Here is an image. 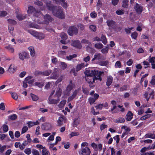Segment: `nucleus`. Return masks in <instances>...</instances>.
I'll list each match as a JSON object with an SVG mask.
<instances>
[{
    "mask_svg": "<svg viewBox=\"0 0 155 155\" xmlns=\"http://www.w3.org/2000/svg\"><path fill=\"white\" fill-rule=\"evenodd\" d=\"M87 75L85 77V80L89 84L90 87H93L92 84L94 82L95 80H97L100 81L102 80L101 76L103 73V72L99 71L98 70H87L86 71Z\"/></svg>",
    "mask_w": 155,
    "mask_h": 155,
    "instance_id": "nucleus-1",
    "label": "nucleus"
},
{
    "mask_svg": "<svg viewBox=\"0 0 155 155\" xmlns=\"http://www.w3.org/2000/svg\"><path fill=\"white\" fill-rule=\"evenodd\" d=\"M46 4L48 9L52 11V14L54 16L61 19L64 18V16L61 7L58 6H53L50 1H47Z\"/></svg>",
    "mask_w": 155,
    "mask_h": 155,
    "instance_id": "nucleus-2",
    "label": "nucleus"
},
{
    "mask_svg": "<svg viewBox=\"0 0 155 155\" xmlns=\"http://www.w3.org/2000/svg\"><path fill=\"white\" fill-rule=\"evenodd\" d=\"M27 12L29 15H33L32 18L33 20L37 21L38 23L42 22V21H40V17L42 15L41 11H38L33 6H30L28 7Z\"/></svg>",
    "mask_w": 155,
    "mask_h": 155,
    "instance_id": "nucleus-3",
    "label": "nucleus"
},
{
    "mask_svg": "<svg viewBox=\"0 0 155 155\" xmlns=\"http://www.w3.org/2000/svg\"><path fill=\"white\" fill-rule=\"evenodd\" d=\"M40 18H40V21H42V22L41 23H44L47 24H48L49 21H51L52 20V18L51 17V16L47 14L44 16L42 15Z\"/></svg>",
    "mask_w": 155,
    "mask_h": 155,
    "instance_id": "nucleus-4",
    "label": "nucleus"
},
{
    "mask_svg": "<svg viewBox=\"0 0 155 155\" xmlns=\"http://www.w3.org/2000/svg\"><path fill=\"white\" fill-rule=\"evenodd\" d=\"M29 58V54L26 51H22L18 53V58L21 61H23L25 59H28Z\"/></svg>",
    "mask_w": 155,
    "mask_h": 155,
    "instance_id": "nucleus-5",
    "label": "nucleus"
},
{
    "mask_svg": "<svg viewBox=\"0 0 155 155\" xmlns=\"http://www.w3.org/2000/svg\"><path fill=\"white\" fill-rule=\"evenodd\" d=\"M78 32V29L76 27L73 26L70 27L68 31V34L70 36H72L74 35H77Z\"/></svg>",
    "mask_w": 155,
    "mask_h": 155,
    "instance_id": "nucleus-6",
    "label": "nucleus"
},
{
    "mask_svg": "<svg viewBox=\"0 0 155 155\" xmlns=\"http://www.w3.org/2000/svg\"><path fill=\"white\" fill-rule=\"evenodd\" d=\"M61 40L60 41V42L63 44H66L67 43H69L70 42V40H68L67 42L66 40L67 39V34L64 32L62 33L61 35Z\"/></svg>",
    "mask_w": 155,
    "mask_h": 155,
    "instance_id": "nucleus-7",
    "label": "nucleus"
},
{
    "mask_svg": "<svg viewBox=\"0 0 155 155\" xmlns=\"http://www.w3.org/2000/svg\"><path fill=\"white\" fill-rule=\"evenodd\" d=\"M71 45L74 47L78 48H81L82 47L80 42L78 40H72Z\"/></svg>",
    "mask_w": 155,
    "mask_h": 155,
    "instance_id": "nucleus-8",
    "label": "nucleus"
},
{
    "mask_svg": "<svg viewBox=\"0 0 155 155\" xmlns=\"http://www.w3.org/2000/svg\"><path fill=\"white\" fill-rule=\"evenodd\" d=\"M51 124L48 123H45L41 125V128L42 130H48L51 129Z\"/></svg>",
    "mask_w": 155,
    "mask_h": 155,
    "instance_id": "nucleus-9",
    "label": "nucleus"
},
{
    "mask_svg": "<svg viewBox=\"0 0 155 155\" xmlns=\"http://www.w3.org/2000/svg\"><path fill=\"white\" fill-rule=\"evenodd\" d=\"M60 101V99H58L57 98L55 99H54L49 97L48 98V103L49 104H57L59 103Z\"/></svg>",
    "mask_w": 155,
    "mask_h": 155,
    "instance_id": "nucleus-10",
    "label": "nucleus"
},
{
    "mask_svg": "<svg viewBox=\"0 0 155 155\" xmlns=\"http://www.w3.org/2000/svg\"><path fill=\"white\" fill-rule=\"evenodd\" d=\"M107 23L110 28L111 29L115 27V22L113 20H108L107 21Z\"/></svg>",
    "mask_w": 155,
    "mask_h": 155,
    "instance_id": "nucleus-11",
    "label": "nucleus"
},
{
    "mask_svg": "<svg viewBox=\"0 0 155 155\" xmlns=\"http://www.w3.org/2000/svg\"><path fill=\"white\" fill-rule=\"evenodd\" d=\"M79 91L78 89L75 90L73 93L69 97L68 101H71L72 100L77 96L78 93Z\"/></svg>",
    "mask_w": 155,
    "mask_h": 155,
    "instance_id": "nucleus-12",
    "label": "nucleus"
},
{
    "mask_svg": "<svg viewBox=\"0 0 155 155\" xmlns=\"http://www.w3.org/2000/svg\"><path fill=\"white\" fill-rule=\"evenodd\" d=\"M79 91L78 89L75 90L73 93L69 97L68 101H71L72 100L77 96L78 93Z\"/></svg>",
    "mask_w": 155,
    "mask_h": 155,
    "instance_id": "nucleus-13",
    "label": "nucleus"
},
{
    "mask_svg": "<svg viewBox=\"0 0 155 155\" xmlns=\"http://www.w3.org/2000/svg\"><path fill=\"white\" fill-rule=\"evenodd\" d=\"M133 114L132 112L129 111L126 115L125 119L127 121H130L133 118Z\"/></svg>",
    "mask_w": 155,
    "mask_h": 155,
    "instance_id": "nucleus-14",
    "label": "nucleus"
},
{
    "mask_svg": "<svg viewBox=\"0 0 155 155\" xmlns=\"http://www.w3.org/2000/svg\"><path fill=\"white\" fill-rule=\"evenodd\" d=\"M134 9L138 13H141L143 10L142 7L138 3L136 4Z\"/></svg>",
    "mask_w": 155,
    "mask_h": 155,
    "instance_id": "nucleus-15",
    "label": "nucleus"
},
{
    "mask_svg": "<svg viewBox=\"0 0 155 155\" xmlns=\"http://www.w3.org/2000/svg\"><path fill=\"white\" fill-rule=\"evenodd\" d=\"M104 59V56L101 54L99 53L97 54H95L94 58L92 59V61H93L95 60H103Z\"/></svg>",
    "mask_w": 155,
    "mask_h": 155,
    "instance_id": "nucleus-16",
    "label": "nucleus"
},
{
    "mask_svg": "<svg viewBox=\"0 0 155 155\" xmlns=\"http://www.w3.org/2000/svg\"><path fill=\"white\" fill-rule=\"evenodd\" d=\"M81 151L86 155H90L91 152L90 149L87 147H86L81 149Z\"/></svg>",
    "mask_w": 155,
    "mask_h": 155,
    "instance_id": "nucleus-17",
    "label": "nucleus"
},
{
    "mask_svg": "<svg viewBox=\"0 0 155 155\" xmlns=\"http://www.w3.org/2000/svg\"><path fill=\"white\" fill-rule=\"evenodd\" d=\"M113 78L112 76H109L107 78V81L106 82V85L108 87L110 86L112 82Z\"/></svg>",
    "mask_w": 155,
    "mask_h": 155,
    "instance_id": "nucleus-18",
    "label": "nucleus"
},
{
    "mask_svg": "<svg viewBox=\"0 0 155 155\" xmlns=\"http://www.w3.org/2000/svg\"><path fill=\"white\" fill-rule=\"evenodd\" d=\"M16 70V68L14 65L11 64L9 67L8 71L11 73H13Z\"/></svg>",
    "mask_w": 155,
    "mask_h": 155,
    "instance_id": "nucleus-19",
    "label": "nucleus"
},
{
    "mask_svg": "<svg viewBox=\"0 0 155 155\" xmlns=\"http://www.w3.org/2000/svg\"><path fill=\"white\" fill-rule=\"evenodd\" d=\"M73 88V86L72 81L71 80L69 82V84L67 86L66 88V91L68 92H70Z\"/></svg>",
    "mask_w": 155,
    "mask_h": 155,
    "instance_id": "nucleus-20",
    "label": "nucleus"
},
{
    "mask_svg": "<svg viewBox=\"0 0 155 155\" xmlns=\"http://www.w3.org/2000/svg\"><path fill=\"white\" fill-rule=\"evenodd\" d=\"M80 122V119L79 117L75 119L73 121V126L75 127L77 126L79 124Z\"/></svg>",
    "mask_w": 155,
    "mask_h": 155,
    "instance_id": "nucleus-21",
    "label": "nucleus"
},
{
    "mask_svg": "<svg viewBox=\"0 0 155 155\" xmlns=\"http://www.w3.org/2000/svg\"><path fill=\"white\" fill-rule=\"evenodd\" d=\"M61 93L62 90L60 88H59L58 90L56 91L55 94L54 96V97H57V98L60 99V97L61 95Z\"/></svg>",
    "mask_w": 155,
    "mask_h": 155,
    "instance_id": "nucleus-22",
    "label": "nucleus"
},
{
    "mask_svg": "<svg viewBox=\"0 0 155 155\" xmlns=\"http://www.w3.org/2000/svg\"><path fill=\"white\" fill-rule=\"evenodd\" d=\"M123 55L126 56L127 58H129L131 56V54L129 52H127L126 51H123L122 52H120L119 53V55L121 56Z\"/></svg>",
    "mask_w": 155,
    "mask_h": 155,
    "instance_id": "nucleus-23",
    "label": "nucleus"
},
{
    "mask_svg": "<svg viewBox=\"0 0 155 155\" xmlns=\"http://www.w3.org/2000/svg\"><path fill=\"white\" fill-rule=\"evenodd\" d=\"M55 1L56 3L57 4H59L61 2H62L63 3L62 4V6L63 7L65 8H66L67 7V3L65 2H64V0H54Z\"/></svg>",
    "mask_w": 155,
    "mask_h": 155,
    "instance_id": "nucleus-24",
    "label": "nucleus"
},
{
    "mask_svg": "<svg viewBox=\"0 0 155 155\" xmlns=\"http://www.w3.org/2000/svg\"><path fill=\"white\" fill-rule=\"evenodd\" d=\"M81 42L82 43L87 44V48H91V43L90 42H89L87 40L85 39H83L81 41Z\"/></svg>",
    "mask_w": 155,
    "mask_h": 155,
    "instance_id": "nucleus-25",
    "label": "nucleus"
},
{
    "mask_svg": "<svg viewBox=\"0 0 155 155\" xmlns=\"http://www.w3.org/2000/svg\"><path fill=\"white\" fill-rule=\"evenodd\" d=\"M26 15L20 13L16 15V17L18 20L21 21L24 19L26 18Z\"/></svg>",
    "mask_w": 155,
    "mask_h": 155,
    "instance_id": "nucleus-26",
    "label": "nucleus"
},
{
    "mask_svg": "<svg viewBox=\"0 0 155 155\" xmlns=\"http://www.w3.org/2000/svg\"><path fill=\"white\" fill-rule=\"evenodd\" d=\"M58 78L57 73L56 72H53L52 73L51 75L48 77V79H57Z\"/></svg>",
    "mask_w": 155,
    "mask_h": 155,
    "instance_id": "nucleus-27",
    "label": "nucleus"
},
{
    "mask_svg": "<svg viewBox=\"0 0 155 155\" xmlns=\"http://www.w3.org/2000/svg\"><path fill=\"white\" fill-rule=\"evenodd\" d=\"M84 67V63H81V64H78L76 67V71L78 72L81 70L82 68Z\"/></svg>",
    "mask_w": 155,
    "mask_h": 155,
    "instance_id": "nucleus-28",
    "label": "nucleus"
},
{
    "mask_svg": "<svg viewBox=\"0 0 155 155\" xmlns=\"http://www.w3.org/2000/svg\"><path fill=\"white\" fill-rule=\"evenodd\" d=\"M145 138H150L152 139H155V134H154L149 133L145 135Z\"/></svg>",
    "mask_w": 155,
    "mask_h": 155,
    "instance_id": "nucleus-29",
    "label": "nucleus"
},
{
    "mask_svg": "<svg viewBox=\"0 0 155 155\" xmlns=\"http://www.w3.org/2000/svg\"><path fill=\"white\" fill-rule=\"evenodd\" d=\"M51 72V70H48L44 71H42V75L48 76L49 75Z\"/></svg>",
    "mask_w": 155,
    "mask_h": 155,
    "instance_id": "nucleus-30",
    "label": "nucleus"
},
{
    "mask_svg": "<svg viewBox=\"0 0 155 155\" xmlns=\"http://www.w3.org/2000/svg\"><path fill=\"white\" fill-rule=\"evenodd\" d=\"M28 32L36 38L38 32L31 30H28Z\"/></svg>",
    "mask_w": 155,
    "mask_h": 155,
    "instance_id": "nucleus-31",
    "label": "nucleus"
},
{
    "mask_svg": "<svg viewBox=\"0 0 155 155\" xmlns=\"http://www.w3.org/2000/svg\"><path fill=\"white\" fill-rule=\"evenodd\" d=\"M125 121V119L124 118L120 117L116 119L115 122L117 123H124Z\"/></svg>",
    "mask_w": 155,
    "mask_h": 155,
    "instance_id": "nucleus-32",
    "label": "nucleus"
},
{
    "mask_svg": "<svg viewBox=\"0 0 155 155\" xmlns=\"http://www.w3.org/2000/svg\"><path fill=\"white\" fill-rule=\"evenodd\" d=\"M17 118V116L16 114H13L8 117V119L12 120H14L16 119Z\"/></svg>",
    "mask_w": 155,
    "mask_h": 155,
    "instance_id": "nucleus-33",
    "label": "nucleus"
},
{
    "mask_svg": "<svg viewBox=\"0 0 155 155\" xmlns=\"http://www.w3.org/2000/svg\"><path fill=\"white\" fill-rule=\"evenodd\" d=\"M151 116V114H146L141 117L140 119V120H145L147 119L150 118Z\"/></svg>",
    "mask_w": 155,
    "mask_h": 155,
    "instance_id": "nucleus-34",
    "label": "nucleus"
},
{
    "mask_svg": "<svg viewBox=\"0 0 155 155\" xmlns=\"http://www.w3.org/2000/svg\"><path fill=\"white\" fill-rule=\"evenodd\" d=\"M128 6V0H123V1L122 7L127 8Z\"/></svg>",
    "mask_w": 155,
    "mask_h": 155,
    "instance_id": "nucleus-35",
    "label": "nucleus"
},
{
    "mask_svg": "<svg viewBox=\"0 0 155 155\" xmlns=\"http://www.w3.org/2000/svg\"><path fill=\"white\" fill-rule=\"evenodd\" d=\"M29 26L31 28H35L38 29L40 28V27L39 26L33 23H30L29 24Z\"/></svg>",
    "mask_w": 155,
    "mask_h": 155,
    "instance_id": "nucleus-36",
    "label": "nucleus"
},
{
    "mask_svg": "<svg viewBox=\"0 0 155 155\" xmlns=\"http://www.w3.org/2000/svg\"><path fill=\"white\" fill-rule=\"evenodd\" d=\"M45 37V35L42 33L38 32L36 38L37 39H43Z\"/></svg>",
    "mask_w": 155,
    "mask_h": 155,
    "instance_id": "nucleus-37",
    "label": "nucleus"
},
{
    "mask_svg": "<svg viewBox=\"0 0 155 155\" xmlns=\"http://www.w3.org/2000/svg\"><path fill=\"white\" fill-rule=\"evenodd\" d=\"M64 120V118L62 117H60L58 121V126H61L62 124V122Z\"/></svg>",
    "mask_w": 155,
    "mask_h": 155,
    "instance_id": "nucleus-38",
    "label": "nucleus"
},
{
    "mask_svg": "<svg viewBox=\"0 0 155 155\" xmlns=\"http://www.w3.org/2000/svg\"><path fill=\"white\" fill-rule=\"evenodd\" d=\"M79 135V134L78 132H72L69 134V136L70 138H71L74 136H77Z\"/></svg>",
    "mask_w": 155,
    "mask_h": 155,
    "instance_id": "nucleus-39",
    "label": "nucleus"
},
{
    "mask_svg": "<svg viewBox=\"0 0 155 155\" xmlns=\"http://www.w3.org/2000/svg\"><path fill=\"white\" fill-rule=\"evenodd\" d=\"M30 95L32 100L33 101H36L38 99V96L32 93H31Z\"/></svg>",
    "mask_w": 155,
    "mask_h": 155,
    "instance_id": "nucleus-40",
    "label": "nucleus"
},
{
    "mask_svg": "<svg viewBox=\"0 0 155 155\" xmlns=\"http://www.w3.org/2000/svg\"><path fill=\"white\" fill-rule=\"evenodd\" d=\"M2 129L4 133L7 132L8 130V125L5 124H4L2 126Z\"/></svg>",
    "mask_w": 155,
    "mask_h": 155,
    "instance_id": "nucleus-41",
    "label": "nucleus"
},
{
    "mask_svg": "<svg viewBox=\"0 0 155 155\" xmlns=\"http://www.w3.org/2000/svg\"><path fill=\"white\" fill-rule=\"evenodd\" d=\"M42 155H50V153L45 148H44L42 150Z\"/></svg>",
    "mask_w": 155,
    "mask_h": 155,
    "instance_id": "nucleus-42",
    "label": "nucleus"
},
{
    "mask_svg": "<svg viewBox=\"0 0 155 155\" xmlns=\"http://www.w3.org/2000/svg\"><path fill=\"white\" fill-rule=\"evenodd\" d=\"M77 57V55L75 54L73 55H70L69 56H67L66 58L68 60H71L72 58H76Z\"/></svg>",
    "mask_w": 155,
    "mask_h": 155,
    "instance_id": "nucleus-43",
    "label": "nucleus"
},
{
    "mask_svg": "<svg viewBox=\"0 0 155 155\" xmlns=\"http://www.w3.org/2000/svg\"><path fill=\"white\" fill-rule=\"evenodd\" d=\"M101 40L102 41V42L104 44H106L107 42V41L106 40V38L105 36L103 35H102L101 37Z\"/></svg>",
    "mask_w": 155,
    "mask_h": 155,
    "instance_id": "nucleus-44",
    "label": "nucleus"
},
{
    "mask_svg": "<svg viewBox=\"0 0 155 155\" xmlns=\"http://www.w3.org/2000/svg\"><path fill=\"white\" fill-rule=\"evenodd\" d=\"M99 64L101 66H106L108 64V61H100Z\"/></svg>",
    "mask_w": 155,
    "mask_h": 155,
    "instance_id": "nucleus-45",
    "label": "nucleus"
},
{
    "mask_svg": "<svg viewBox=\"0 0 155 155\" xmlns=\"http://www.w3.org/2000/svg\"><path fill=\"white\" fill-rule=\"evenodd\" d=\"M148 92L147 91L145 92L144 94H143L144 97L146 99L147 102L149 101L150 99V97H148Z\"/></svg>",
    "mask_w": 155,
    "mask_h": 155,
    "instance_id": "nucleus-46",
    "label": "nucleus"
},
{
    "mask_svg": "<svg viewBox=\"0 0 155 155\" xmlns=\"http://www.w3.org/2000/svg\"><path fill=\"white\" fill-rule=\"evenodd\" d=\"M96 100L91 97H89L88 99V101L91 105L92 104L96 101Z\"/></svg>",
    "mask_w": 155,
    "mask_h": 155,
    "instance_id": "nucleus-47",
    "label": "nucleus"
},
{
    "mask_svg": "<svg viewBox=\"0 0 155 155\" xmlns=\"http://www.w3.org/2000/svg\"><path fill=\"white\" fill-rule=\"evenodd\" d=\"M107 125H105L104 123H103L100 125V129L101 131H102L104 129L107 128Z\"/></svg>",
    "mask_w": 155,
    "mask_h": 155,
    "instance_id": "nucleus-48",
    "label": "nucleus"
},
{
    "mask_svg": "<svg viewBox=\"0 0 155 155\" xmlns=\"http://www.w3.org/2000/svg\"><path fill=\"white\" fill-rule=\"evenodd\" d=\"M97 15L95 12H93L90 13L91 17L93 18H96L97 16Z\"/></svg>",
    "mask_w": 155,
    "mask_h": 155,
    "instance_id": "nucleus-49",
    "label": "nucleus"
},
{
    "mask_svg": "<svg viewBox=\"0 0 155 155\" xmlns=\"http://www.w3.org/2000/svg\"><path fill=\"white\" fill-rule=\"evenodd\" d=\"M103 45L100 43L96 44L95 45V47L97 48H103Z\"/></svg>",
    "mask_w": 155,
    "mask_h": 155,
    "instance_id": "nucleus-50",
    "label": "nucleus"
},
{
    "mask_svg": "<svg viewBox=\"0 0 155 155\" xmlns=\"http://www.w3.org/2000/svg\"><path fill=\"white\" fill-rule=\"evenodd\" d=\"M25 153L27 155H29L31 153V150L30 148L26 149L24 150Z\"/></svg>",
    "mask_w": 155,
    "mask_h": 155,
    "instance_id": "nucleus-51",
    "label": "nucleus"
},
{
    "mask_svg": "<svg viewBox=\"0 0 155 155\" xmlns=\"http://www.w3.org/2000/svg\"><path fill=\"white\" fill-rule=\"evenodd\" d=\"M12 97L15 100H16L18 98V95L17 93H12Z\"/></svg>",
    "mask_w": 155,
    "mask_h": 155,
    "instance_id": "nucleus-52",
    "label": "nucleus"
},
{
    "mask_svg": "<svg viewBox=\"0 0 155 155\" xmlns=\"http://www.w3.org/2000/svg\"><path fill=\"white\" fill-rule=\"evenodd\" d=\"M32 153L33 155H40L39 151L35 149H33L32 151Z\"/></svg>",
    "mask_w": 155,
    "mask_h": 155,
    "instance_id": "nucleus-53",
    "label": "nucleus"
},
{
    "mask_svg": "<svg viewBox=\"0 0 155 155\" xmlns=\"http://www.w3.org/2000/svg\"><path fill=\"white\" fill-rule=\"evenodd\" d=\"M102 5V3L100 0H98V2L97 4V10H99Z\"/></svg>",
    "mask_w": 155,
    "mask_h": 155,
    "instance_id": "nucleus-54",
    "label": "nucleus"
},
{
    "mask_svg": "<svg viewBox=\"0 0 155 155\" xmlns=\"http://www.w3.org/2000/svg\"><path fill=\"white\" fill-rule=\"evenodd\" d=\"M127 90V85H124L122 87H121L120 89V91H124Z\"/></svg>",
    "mask_w": 155,
    "mask_h": 155,
    "instance_id": "nucleus-55",
    "label": "nucleus"
},
{
    "mask_svg": "<svg viewBox=\"0 0 155 155\" xmlns=\"http://www.w3.org/2000/svg\"><path fill=\"white\" fill-rule=\"evenodd\" d=\"M155 57H153L150 58L149 59V62L152 64L155 63Z\"/></svg>",
    "mask_w": 155,
    "mask_h": 155,
    "instance_id": "nucleus-56",
    "label": "nucleus"
},
{
    "mask_svg": "<svg viewBox=\"0 0 155 155\" xmlns=\"http://www.w3.org/2000/svg\"><path fill=\"white\" fill-rule=\"evenodd\" d=\"M115 67H118L119 68H120L121 67V62L119 61H117L116 62L115 64Z\"/></svg>",
    "mask_w": 155,
    "mask_h": 155,
    "instance_id": "nucleus-57",
    "label": "nucleus"
},
{
    "mask_svg": "<svg viewBox=\"0 0 155 155\" xmlns=\"http://www.w3.org/2000/svg\"><path fill=\"white\" fill-rule=\"evenodd\" d=\"M150 83L152 85H155V75L152 76Z\"/></svg>",
    "mask_w": 155,
    "mask_h": 155,
    "instance_id": "nucleus-58",
    "label": "nucleus"
},
{
    "mask_svg": "<svg viewBox=\"0 0 155 155\" xmlns=\"http://www.w3.org/2000/svg\"><path fill=\"white\" fill-rule=\"evenodd\" d=\"M28 130V127L27 126L24 127L22 129L21 134H23L26 132Z\"/></svg>",
    "mask_w": 155,
    "mask_h": 155,
    "instance_id": "nucleus-59",
    "label": "nucleus"
},
{
    "mask_svg": "<svg viewBox=\"0 0 155 155\" xmlns=\"http://www.w3.org/2000/svg\"><path fill=\"white\" fill-rule=\"evenodd\" d=\"M103 104H98V105L95 106V107L97 109L101 110L103 108Z\"/></svg>",
    "mask_w": 155,
    "mask_h": 155,
    "instance_id": "nucleus-60",
    "label": "nucleus"
},
{
    "mask_svg": "<svg viewBox=\"0 0 155 155\" xmlns=\"http://www.w3.org/2000/svg\"><path fill=\"white\" fill-rule=\"evenodd\" d=\"M35 76L42 75V71H36L34 73Z\"/></svg>",
    "mask_w": 155,
    "mask_h": 155,
    "instance_id": "nucleus-61",
    "label": "nucleus"
},
{
    "mask_svg": "<svg viewBox=\"0 0 155 155\" xmlns=\"http://www.w3.org/2000/svg\"><path fill=\"white\" fill-rule=\"evenodd\" d=\"M137 33L135 31L132 33L131 36L132 38L134 39H136L137 36Z\"/></svg>",
    "mask_w": 155,
    "mask_h": 155,
    "instance_id": "nucleus-62",
    "label": "nucleus"
},
{
    "mask_svg": "<svg viewBox=\"0 0 155 155\" xmlns=\"http://www.w3.org/2000/svg\"><path fill=\"white\" fill-rule=\"evenodd\" d=\"M154 91L152 90V91L149 94L150 98H151L152 99H153L154 98Z\"/></svg>",
    "mask_w": 155,
    "mask_h": 155,
    "instance_id": "nucleus-63",
    "label": "nucleus"
},
{
    "mask_svg": "<svg viewBox=\"0 0 155 155\" xmlns=\"http://www.w3.org/2000/svg\"><path fill=\"white\" fill-rule=\"evenodd\" d=\"M61 65L62 66V69L63 70L65 69H66L67 68V64L66 63H65V62H61Z\"/></svg>",
    "mask_w": 155,
    "mask_h": 155,
    "instance_id": "nucleus-64",
    "label": "nucleus"
}]
</instances>
